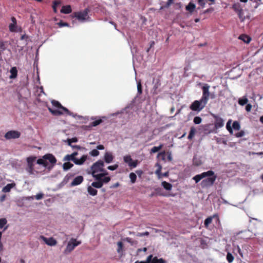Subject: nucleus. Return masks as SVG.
<instances>
[{"label": "nucleus", "instance_id": "27", "mask_svg": "<svg viewBox=\"0 0 263 263\" xmlns=\"http://www.w3.org/2000/svg\"><path fill=\"white\" fill-rule=\"evenodd\" d=\"M64 161H72L74 163L76 160V158H74L72 155H66L63 158Z\"/></svg>", "mask_w": 263, "mask_h": 263}, {"label": "nucleus", "instance_id": "39", "mask_svg": "<svg viewBox=\"0 0 263 263\" xmlns=\"http://www.w3.org/2000/svg\"><path fill=\"white\" fill-rule=\"evenodd\" d=\"M129 178L132 183H134L136 182L137 176L134 173H130L129 174Z\"/></svg>", "mask_w": 263, "mask_h": 263}, {"label": "nucleus", "instance_id": "44", "mask_svg": "<svg viewBox=\"0 0 263 263\" xmlns=\"http://www.w3.org/2000/svg\"><path fill=\"white\" fill-rule=\"evenodd\" d=\"M237 13L238 17H239V19L240 20V21L241 22H243L245 19V17L243 16V9L241 10V11H239V12H237Z\"/></svg>", "mask_w": 263, "mask_h": 263}, {"label": "nucleus", "instance_id": "18", "mask_svg": "<svg viewBox=\"0 0 263 263\" xmlns=\"http://www.w3.org/2000/svg\"><path fill=\"white\" fill-rule=\"evenodd\" d=\"M113 158L112 155L110 153L107 152L104 155V160L107 163L111 162L113 160Z\"/></svg>", "mask_w": 263, "mask_h": 263}, {"label": "nucleus", "instance_id": "57", "mask_svg": "<svg viewBox=\"0 0 263 263\" xmlns=\"http://www.w3.org/2000/svg\"><path fill=\"white\" fill-rule=\"evenodd\" d=\"M198 4L201 6L202 8H203L205 6L204 0H198Z\"/></svg>", "mask_w": 263, "mask_h": 263}, {"label": "nucleus", "instance_id": "29", "mask_svg": "<svg viewBox=\"0 0 263 263\" xmlns=\"http://www.w3.org/2000/svg\"><path fill=\"white\" fill-rule=\"evenodd\" d=\"M61 4V1H54L53 2L52 8L54 13L57 12V7Z\"/></svg>", "mask_w": 263, "mask_h": 263}, {"label": "nucleus", "instance_id": "34", "mask_svg": "<svg viewBox=\"0 0 263 263\" xmlns=\"http://www.w3.org/2000/svg\"><path fill=\"white\" fill-rule=\"evenodd\" d=\"M37 163L38 164L43 165L44 167L48 166V162L43 158L42 159H39L37 160Z\"/></svg>", "mask_w": 263, "mask_h": 263}, {"label": "nucleus", "instance_id": "4", "mask_svg": "<svg viewBox=\"0 0 263 263\" xmlns=\"http://www.w3.org/2000/svg\"><path fill=\"white\" fill-rule=\"evenodd\" d=\"M104 162L102 160H99L94 163L91 167L92 176L93 177V175H96L97 173L104 171Z\"/></svg>", "mask_w": 263, "mask_h": 263}, {"label": "nucleus", "instance_id": "13", "mask_svg": "<svg viewBox=\"0 0 263 263\" xmlns=\"http://www.w3.org/2000/svg\"><path fill=\"white\" fill-rule=\"evenodd\" d=\"M212 125L210 124H208L204 125H202L201 127L202 129V132L204 134L208 135L212 133H216L217 131L214 129V128H212L211 126Z\"/></svg>", "mask_w": 263, "mask_h": 263}, {"label": "nucleus", "instance_id": "50", "mask_svg": "<svg viewBox=\"0 0 263 263\" xmlns=\"http://www.w3.org/2000/svg\"><path fill=\"white\" fill-rule=\"evenodd\" d=\"M7 221L6 218L0 219V228H3L5 225L7 223Z\"/></svg>", "mask_w": 263, "mask_h": 263}, {"label": "nucleus", "instance_id": "3", "mask_svg": "<svg viewBox=\"0 0 263 263\" xmlns=\"http://www.w3.org/2000/svg\"><path fill=\"white\" fill-rule=\"evenodd\" d=\"M208 102L200 99L199 100L194 101L190 106L193 111H200L204 108Z\"/></svg>", "mask_w": 263, "mask_h": 263}, {"label": "nucleus", "instance_id": "41", "mask_svg": "<svg viewBox=\"0 0 263 263\" xmlns=\"http://www.w3.org/2000/svg\"><path fill=\"white\" fill-rule=\"evenodd\" d=\"M118 245V249H117V252L118 253H120L122 251L123 248V243L122 241H119L117 243Z\"/></svg>", "mask_w": 263, "mask_h": 263}, {"label": "nucleus", "instance_id": "14", "mask_svg": "<svg viewBox=\"0 0 263 263\" xmlns=\"http://www.w3.org/2000/svg\"><path fill=\"white\" fill-rule=\"evenodd\" d=\"M43 158L45 160H48L53 165H54L57 161L55 157L51 154H47L44 155Z\"/></svg>", "mask_w": 263, "mask_h": 263}, {"label": "nucleus", "instance_id": "47", "mask_svg": "<svg viewBox=\"0 0 263 263\" xmlns=\"http://www.w3.org/2000/svg\"><path fill=\"white\" fill-rule=\"evenodd\" d=\"M89 154L92 156L96 157L99 155V152L97 149H94L89 152Z\"/></svg>", "mask_w": 263, "mask_h": 263}, {"label": "nucleus", "instance_id": "46", "mask_svg": "<svg viewBox=\"0 0 263 263\" xmlns=\"http://www.w3.org/2000/svg\"><path fill=\"white\" fill-rule=\"evenodd\" d=\"M202 121V119L201 117L196 116L194 118L193 122L196 124H200Z\"/></svg>", "mask_w": 263, "mask_h": 263}, {"label": "nucleus", "instance_id": "28", "mask_svg": "<svg viewBox=\"0 0 263 263\" xmlns=\"http://www.w3.org/2000/svg\"><path fill=\"white\" fill-rule=\"evenodd\" d=\"M196 133V129L194 127H192L190 129V131L189 133V134L188 135L187 138L189 140H191L193 139V138L194 137L195 134Z\"/></svg>", "mask_w": 263, "mask_h": 263}, {"label": "nucleus", "instance_id": "38", "mask_svg": "<svg viewBox=\"0 0 263 263\" xmlns=\"http://www.w3.org/2000/svg\"><path fill=\"white\" fill-rule=\"evenodd\" d=\"M248 102V100L246 97L242 98H240L238 100L239 104H240V105H242V106L246 104Z\"/></svg>", "mask_w": 263, "mask_h": 263}, {"label": "nucleus", "instance_id": "10", "mask_svg": "<svg viewBox=\"0 0 263 263\" xmlns=\"http://www.w3.org/2000/svg\"><path fill=\"white\" fill-rule=\"evenodd\" d=\"M96 180H99L102 183V185L104 183H107L110 181V177H103V174H97L96 175H93V177Z\"/></svg>", "mask_w": 263, "mask_h": 263}, {"label": "nucleus", "instance_id": "52", "mask_svg": "<svg viewBox=\"0 0 263 263\" xmlns=\"http://www.w3.org/2000/svg\"><path fill=\"white\" fill-rule=\"evenodd\" d=\"M102 120L101 119H99L95 120V121H93L91 123V125L93 126H96L98 125H99L101 123H102Z\"/></svg>", "mask_w": 263, "mask_h": 263}, {"label": "nucleus", "instance_id": "11", "mask_svg": "<svg viewBox=\"0 0 263 263\" xmlns=\"http://www.w3.org/2000/svg\"><path fill=\"white\" fill-rule=\"evenodd\" d=\"M213 218H216L217 221L219 224H220V219L219 216L217 214H215L213 215L212 216H209L206 218L204 222V227L206 228H208L209 225L212 223Z\"/></svg>", "mask_w": 263, "mask_h": 263}, {"label": "nucleus", "instance_id": "53", "mask_svg": "<svg viewBox=\"0 0 263 263\" xmlns=\"http://www.w3.org/2000/svg\"><path fill=\"white\" fill-rule=\"evenodd\" d=\"M68 145L69 146H71L72 142H77L78 141V139L77 138H72L71 139H68L67 140Z\"/></svg>", "mask_w": 263, "mask_h": 263}, {"label": "nucleus", "instance_id": "64", "mask_svg": "<svg viewBox=\"0 0 263 263\" xmlns=\"http://www.w3.org/2000/svg\"><path fill=\"white\" fill-rule=\"evenodd\" d=\"M174 0H168L166 4V7H168L173 2Z\"/></svg>", "mask_w": 263, "mask_h": 263}, {"label": "nucleus", "instance_id": "7", "mask_svg": "<svg viewBox=\"0 0 263 263\" xmlns=\"http://www.w3.org/2000/svg\"><path fill=\"white\" fill-rule=\"evenodd\" d=\"M20 136L21 133L19 132L16 130H10L5 134L4 137L6 139H11L18 138Z\"/></svg>", "mask_w": 263, "mask_h": 263}, {"label": "nucleus", "instance_id": "43", "mask_svg": "<svg viewBox=\"0 0 263 263\" xmlns=\"http://www.w3.org/2000/svg\"><path fill=\"white\" fill-rule=\"evenodd\" d=\"M16 24L11 23L9 25V29L11 32H16Z\"/></svg>", "mask_w": 263, "mask_h": 263}, {"label": "nucleus", "instance_id": "36", "mask_svg": "<svg viewBox=\"0 0 263 263\" xmlns=\"http://www.w3.org/2000/svg\"><path fill=\"white\" fill-rule=\"evenodd\" d=\"M156 165L158 167V168L156 171L155 173H156V175H158V176L159 178H161V175L162 174V173H161L162 166L159 163H157L156 164Z\"/></svg>", "mask_w": 263, "mask_h": 263}, {"label": "nucleus", "instance_id": "30", "mask_svg": "<svg viewBox=\"0 0 263 263\" xmlns=\"http://www.w3.org/2000/svg\"><path fill=\"white\" fill-rule=\"evenodd\" d=\"M91 185L93 187L100 189L102 186V183L99 180H96V181L93 182Z\"/></svg>", "mask_w": 263, "mask_h": 263}, {"label": "nucleus", "instance_id": "33", "mask_svg": "<svg viewBox=\"0 0 263 263\" xmlns=\"http://www.w3.org/2000/svg\"><path fill=\"white\" fill-rule=\"evenodd\" d=\"M231 120H229L226 124V128L229 131L231 135H233V130L232 127L231 126Z\"/></svg>", "mask_w": 263, "mask_h": 263}, {"label": "nucleus", "instance_id": "45", "mask_svg": "<svg viewBox=\"0 0 263 263\" xmlns=\"http://www.w3.org/2000/svg\"><path fill=\"white\" fill-rule=\"evenodd\" d=\"M137 90L138 94L141 95L142 93V86L140 81L137 83Z\"/></svg>", "mask_w": 263, "mask_h": 263}, {"label": "nucleus", "instance_id": "55", "mask_svg": "<svg viewBox=\"0 0 263 263\" xmlns=\"http://www.w3.org/2000/svg\"><path fill=\"white\" fill-rule=\"evenodd\" d=\"M128 165L130 167H135L137 165V161H133L128 164Z\"/></svg>", "mask_w": 263, "mask_h": 263}, {"label": "nucleus", "instance_id": "12", "mask_svg": "<svg viewBox=\"0 0 263 263\" xmlns=\"http://www.w3.org/2000/svg\"><path fill=\"white\" fill-rule=\"evenodd\" d=\"M88 9H86L82 12L76 13L75 16L80 21H85L88 15Z\"/></svg>", "mask_w": 263, "mask_h": 263}, {"label": "nucleus", "instance_id": "22", "mask_svg": "<svg viewBox=\"0 0 263 263\" xmlns=\"http://www.w3.org/2000/svg\"><path fill=\"white\" fill-rule=\"evenodd\" d=\"M195 5L192 2H190L189 4L186 6V10L190 12H193L195 9Z\"/></svg>", "mask_w": 263, "mask_h": 263}, {"label": "nucleus", "instance_id": "26", "mask_svg": "<svg viewBox=\"0 0 263 263\" xmlns=\"http://www.w3.org/2000/svg\"><path fill=\"white\" fill-rule=\"evenodd\" d=\"M162 185L167 191H170L172 190V184H171L166 181H163L162 182Z\"/></svg>", "mask_w": 263, "mask_h": 263}, {"label": "nucleus", "instance_id": "60", "mask_svg": "<svg viewBox=\"0 0 263 263\" xmlns=\"http://www.w3.org/2000/svg\"><path fill=\"white\" fill-rule=\"evenodd\" d=\"M100 172H101V173L99 174H103V177H106V176L108 175V173L104 169V171H100Z\"/></svg>", "mask_w": 263, "mask_h": 263}, {"label": "nucleus", "instance_id": "8", "mask_svg": "<svg viewBox=\"0 0 263 263\" xmlns=\"http://www.w3.org/2000/svg\"><path fill=\"white\" fill-rule=\"evenodd\" d=\"M213 117L215 119L214 127L213 128L217 131V129L223 126L224 121L221 118L217 116H214Z\"/></svg>", "mask_w": 263, "mask_h": 263}, {"label": "nucleus", "instance_id": "25", "mask_svg": "<svg viewBox=\"0 0 263 263\" xmlns=\"http://www.w3.org/2000/svg\"><path fill=\"white\" fill-rule=\"evenodd\" d=\"M165 260L162 258L158 259L157 257H154L151 259L149 263H165Z\"/></svg>", "mask_w": 263, "mask_h": 263}, {"label": "nucleus", "instance_id": "61", "mask_svg": "<svg viewBox=\"0 0 263 263\" xmlns=\"http://www.w3.org/2000/svg\"><path fill=\"white\" fill-rule=\"evenodd\" d=\"M252 105L250 104H248L246 106V110L247 111H250L251 109Z\"/></svg>", "mask_w": 263, "mask_h": 263}, {"label": "nucleus", "instance_id": "16", "mask_svg": "<svg viewBox=\"0 0 263 263\" xmlns=\"http://www.w3.org/2000/svg\"><path fill=\"white\" fill-rule=\"evenodd\" d=\"M15 186V183H9L7 184L6 186H5L3 189L2 192L4 193H8L9 192L11 189L14 187Z\"/></svg>", "mask_w": 263, "mask_h": 263}, {"label": "nucleus", "instance_id": "35", "mask_svg": "<svg viewBox=\"0 0 263 263\" xmlns=\"http://www.w3.org/2000/svg\"><path fill=\"white\" fill-rule=\"evenodd\" d=\"M226 258L229 263H232L234 259V257L233 256V255L230 252H228L227 253Z\"/></svg>", "mask_w": 263, "mask_h": 263}, {"label": "nucleus", "instance_id": "49", "mask_svg": "<svg viewBox=\"0 0 263 263\" xmlns=\"http://www.w3.org/2000/svg\"><path fill=\"white\" fill-rule=\"evenodd\" d=\"M245 132L243 130H240L234 134V136L237 138H240L245 135Z\"/></svg>", "mask_w": 263, "mask_h": 263}, {"label": "nucleus", "instance_id": "1", "mask_svg": "<svg viewBox=\"0 0 263 263\" xmlns=\"http://www.w3.org/2000/svg\"><path fill=\"white\" fill-rule=\"evenodd\" d=\"M205 177L207 178L203 179L200 183V185L203 189L209 188L212 186L217 179V175L215 174L213 171L210 170L195 175L193 178V179L197 183L201 179Z\"/></svg>", "mask_w": 263, "mask_h": 263}, {"label": "nucleus", "instance_id": "56", "mask_svg": "<svg viewBox=\"0 0 263 263\" xmlns=\"http://www.w3.org/2000/svg\"><path fill=\"white\" fill-rule=\"evenodd\" d=\"M0 49L2 51H4L6 49L4 42H0Z\"/></svg>", "mask_w": 263, "mask_h": 263}, {"label": "nucleus", "instance_id": "6", "mask_svg": "<svg viewBox=\"0 0 263 263\" xmlns=\"http://www.w3.org/2000/svg\"><path fill=\"white\" fill-rule=\"evenodd\" d=\"M210 86L208 84H204V86L202 87V96L201 98L202 100L208 102L210 96L209 91Z\"/></svg>", "mask_w": 263, "mask_h": 263}, {"label": "nucleus", "instance_id": "19", "mask_svg": "<svg viewBox=\"0 0 263 263\" xmlns=\"http://www.w3.org/2000/svg\"><path fill=\"white\" fill-rule=\"evenodd\" d=\"M87 159V156L85 155H83L80 159L76 158L75 164L77 165H82L85 162Z\"/></svg>", "mask_w": 263, "mask_h": 263}, {"label": "nucleus", "instance_id": "24", "mask_svg": "<svg viewBox=\"0 0 263 263\" xmlns=\"http://www.w3.org/2000/svg\"><path fill=\"white\" fill-rule=\"evenodd\" d=\"M232 8L236 13L242 10L240 4L238 3L234 4Z\"/></svg>", "mask_w": 263, "mask_h": 263}, {"label": "nucleus", "instance_id": "54", "mask_svg": "<svg viewBox=\"0 0 263 263\" xmlns=\"http://www.w3.org/2000/svg\"><path fill=\"white\" fill-rule=\"evenodd\" d=\"M118 167V165L115 164L114 165H110L107 167V168L111 171H114L116 170Z\"/></svg>", "mask_w": 263, "mask_h": 263}, {"label": "nucleus", "instance_id": "17", "mask_svg": "<svg viewBox=\"0 0 263 263\" xmlns=\"http://www.w3.org/2000/svg\"><path fill=\"white\" fill-rule=\"evenodd\" d=\"M71 11L72 9L70 5L63 6L61 10V12L64 14H69Z\"/></svg>", "mask_w": 263, "mask_h": 263}, {"label": "nucleus", "instance_id": "20", "mask_svg": "<svg viewBox=\"0 0 263 263\" xmlns=\"http://www.w3.org/2000/svg\"><path fill=\"white\" fill-rule=\"evenodd\" d=\"M87 192L88 194L91 196H96L97 195L98 191L94 189L91 185L87 187Z\"/></svg>", "mask_w": 263, "mask_h": 263}, {"label": "nucleus", "instance_id": "48", "mask_svg": "<svg viewBox=\"0 0 263 263\" xmlns=\"http://www.w3.org/2000/svg\"><path fill=\"white\" fill-rule=\"evenodd\" d=\"M152 257H153V255H150L147 257L145 261H139L137 260L135 262V263H149Z\"/></svg>", "mask_w": 263, "mask_h": 263}, {"label": "nucleus", "instance_id": "5", "mask_svg": "<svg viewBox=\"0 0 263 263\" xmlns=\"http://www.w3.org/2000/svg\"><path fill=\"white\" fill-rule=\"evenodd\" d=\"M81 243V241H77L76 239L71 238L68 242L67 247L64 251V253L65 254L70 253L72 250H74L75 247L79 246Z\"/></svg>", "mask_w": 263, "mask_h": 263}, {"label": "nucleus", "instance_id": "31", "mask_svg": "<svg viewBox=\"0 0 263 263\" xmlns=\"http://www.w3.org/2000/svg\"><path fill=\"white\" fill-rule=\"evenodd\" d=\"M73 164L69 162H65L63 165V168L64 170L67 171L73 167Z\"/></svg>", "mask_w": 263, "mask_h": 263}, {"label": "nucleus", "instance_id": "58", "mask_svg": "<svg viewBox=\"0 0 263 263\" xmlns=\"http://www.w3.org/2000/svg\"><path fill=\"white\" fill-rule=\"evenodd\" d=\"M43 194H42V193L38 194H37V195L35 196V198H36V199H37V200L41 199L42 198H43Z\"/></svg>", "mask_w": 263, "mask_h": 263}, {"label": "nucleus", "instance_id": "2", "mask_svg": "<svg viewBox=\"0 0 263 263\" xmlns=\"http://www.w3.org/2000/svg\"><path fill=\"white\" fill-rule=\"evenodd\" d=\"M51 104L53 107L57 108V109H53L50 107H48V110L53 115L60 116L65 112L67 115L71 116L72 113L66 107L62 105V104L58 101L53 100L51 101Z\"/></svg>", "mask_w": 263, "mask_h": 263}, {"label": "nucleus", "instance_id": "23", "mask_svg": "<svg viewBox=\"0 0 263 263\" xmlns=\"http://www.w3.org/2000/svg\"><path fill=\"white\" fill-rule=\"evenodd\" d=\"M239 39L242 40L245 43H249L251 40V39L250 36L245 34H242L240 35Z\"/></svg>", "mask_w": 263, "mask_h": 263}, {"label": "nucleus", "instance_id": "37", "mask_svg": "<svg viewBox=\"0 0 263 263\" xmlns=\"http://www.w3.org/2000/svg\"><path fill=\"white\" fill-rule=\"evenodd\" d=\"M162 144L160 145L159 146H154L151 150V153H155L160 151L162 148Z\"/></svg>", "mask_w": 263, "mask_h": 263}, {"label": "nucleus", "instance_id": "42", "mask_svg": "<svg viewBox=\"0 0 263 263\" xmlns=\"http://www.w3.org/2000/svg\"><path fill=\"white\" fill-rule=\"evenodd\" d=\"M36 157L34 156H30L27 158L28 164H33V162L36 160Z\"/></svg>", "mask_w": 263, "mask_h": 263}, {"label": "nucleus", "instance_id": "9", "mask_svg": "<svg viewBox=\"0 0 263 263\" xmlns=\"http://www.w3.org/2000/svg\"><path fill=\"white\" fill-rule=\"evenodd\" d=\"M40 239L43 240L46 244L49 246H54L57 243V240L53 237H50L48 238L43 235H41L40 236Z\"/></svg>", "mask_w": 263, "mask_h": 263}, {"label": "nucleus", "instance_id": "63", "mask_svg": "<svg viewBox=\"0 0 263 263\" xmlns=\"http://www.w3.org/2000/svg\"><path fill=\"white\" fill-rule=\"evenodd\" d=\"M167 158L169 161H171L172 160V156L171 153H168Z\"/></svg>", "mask_w": 263, "mask_h": 263}, {"label": "nucleus", "instance_id": "62", "mask_svg": "<svg viewBox=\"0 0 263 263\" xmlns=\"http://www.w3.org/2000/svg\"><path fill=\"white\" fill-rule=\"evenodd\" d=\"M71 147H72V148L73 149H81L82 148V147L80 146V145H72L71 144V146H70Z\"/></svg>", "mask_w": 263, "mask_h": 263}, {"label": "nucleus", "instance_id": "32", "mask_svg": "<svg viewBox=\"0 0 263 263\" xmlns=\"http://www.w3.org/2000/svg\"><path fill=\"white\" fill-rule=\"evenodd\" d=\"M232 129L236 130H239L240 129V125L238 121H234L232 124Z\"/></svg>", "mask_w": 263, "mask_h": 263}, {"label": "nucleus", "instance_id": "21", "mask_svg": "<svg viewBox=\"0 0 263 263\" xmlns=\"http://www.w3.org/2000/svg\"><path fill=\"white\" fill-rule=\"evenodd\" d=\"M11 75L10 78L11 79H14L17 77V70L16 67H13L11 68L10 70Z\"/></svg>", "mask_w": 263, "mask_h": 263}, {"label": "nucleus", "instance_id": "40", "mask_svg": "<svg viewBox=\"0 0 263 263\" xmlns=\"http://www.w3.org/2000/svg\"><path fill=\"white\" fill-rule=\"evenodd\" d=\"M124 161L125 163L129 164L133 160L131 156L130 155L125 156L123 158Z\"/></svg>", "mask_w": 263, "mask_h": 263}, {"label": "nucleus", "instance_id": "59", "mask_svg": "<svg viewBox=\"0 0 263 263\" xmlns=\"http://www.w3.org/2000/svg\"><path fill=\"white\" fill-rule=\"evenodd\" d=\"M59 26L60 27H64V26H68V23H65V22H62L61 21L59 23Z\"/></svg>", "mask_w": 263, "mask_h": 263}, {"label": "nucleus", "instance_id": "51", "mask_svg": "<svg viewBox=\"0 0 263 263\" xmlns=\"http://www.w3.org/2000/svg\"><path fill=\"white\" fill-rule=\"evenodd\" d=\"M28 169L27 171L30 174L33 173V171L34 170V164H28Z\"/></svg>", "mask_w": 263, "mask_h": 263}, {"label": "nucleus", "instance_id": "15", "mask_svg": "<svg viewBox=\"0 0 263 263\" xmlns=\"http://www.w3.org/2000/svg\"><path fill=\"white\" fill-rule=\"evenodd\" d=\"M84 178L82 176L76 177L71 183V186H76L80 184L83 181Z\"/></svg>", "mask_w": 263, "mask_h": 263}]
</instances>
